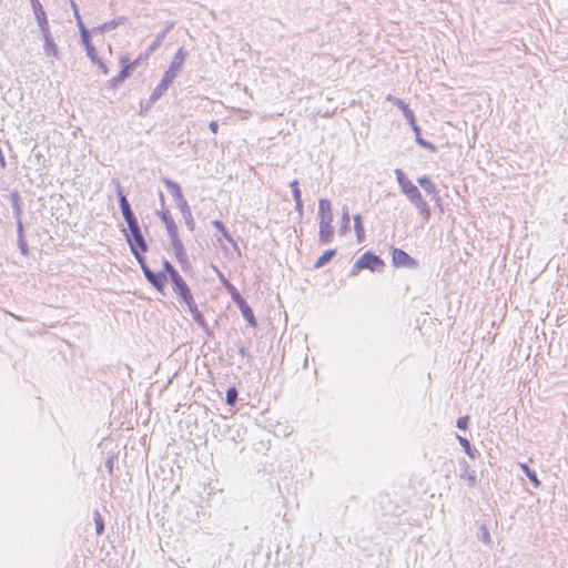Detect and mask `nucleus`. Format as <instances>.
Segmentation results:
<instances>
[{
	"instance_id": "32",
	"label": "nucleus",
	"mask_w": 568,
	"mask_h": 568,
	"mask_svg": "<svg viewBox=\"0 0 568 568\" xmlns=\"http://www.w3.org/2000/svg\"><path fill=\"white\" fill-rule=\"evenodd\" d=\"M226 288L229 290V292L231 293L232 295V300L236 303V304H240L241 303V300H243V297L241 296V294L237 292V290L231 285V284H227L226 285Z\"/></svg>"
},
{
	"instance_id": "41",
	"label": "nucleus",
	"mask_w": 568,
	"mask_h": 568,
	"mask_svg": "<svg viewBox=\"0 0 568 568\" xmlns=\"http://www.w3.org/2000/svg\"><path fill=\"white\" fill-rule=\"evenodd\" d=\"M416 142L423 148L435 151V146L430 142L424 140L420 135L416 138Z\"/></svg>"
},
{
	"instance_id": "44",
	"label": "nucleus",
	"mask_w": 568,
	"mask_h": 568,
	"mask_svg": "<svg viewBox=\"0 0 568 568\" xmlns=\"http://www.w3.org/2000/svg\"><path fill=\"white\" fill-rule=\"evenodd\" d=\"M456 425H457V427H458L459 429H463V430H464V429H466V428H467V425H468V417H467V416H465V417H459V418L457 419V424H456Z\"/></svg>"
},
{
	"instance_id": "50",
	"label": "nucleus",
	"mask_w": 568,
	"mask_h": 568,
	"mask_svg": "<svg viewBox=\"0 0 568 568\" xmlns=\"http://www.w3.org/2000/svg\"><path fill=\"white\" fill-rule=\"evenodd\" d=\"M210 130L213 132V133H217V130H219V124L216 121H211L210 124Z\"/></svg>"
},
{
	"instance_id": "24",
	"label": "nucleus",
	"mask_w": 568,
	"mask_h": 568,
	"mask_svg": "<svg viewBox=\"0 0 568 568\" xmlns=\"http://www.w3.org/2000/svg\"><path fill=\"white\" fill-rule=\"evenodd\" d=\"M456 437H457V440L459 442V444L464 447L465 453L470 458L474 459L476 457L477 450L471 448L469 440L467 438H465V437L459 436V435H457Z\"/></svg>"
},
{
	"instance_id": "38",
	"label": "nucleus",
	"mask_w": 568,
	"mask_h": 568,
	"mask_svg": "<svg viewBox=\"0 0 568 568\" xmlns=\"http://www.w3.org/2000/svg\"><path fill=\"white\" fill-rule=\"evenodd\" d=\"M403 114H404L405 119L408 121L409 124H414V122L416 121L415 120V115H414V112L409 109L408 105L406 108H404Z\"/></svg>"
},
{
	"instance_id": "27",
	"label": "nucleus",
	"mask_w": 568,
	"mask_h": 568,
	"mask_svg": "<svg viewBox=\"0 0 568 568\" xmlns=\"http://www.w3.org/2000/svg\"><path fill=\"white\" fill-rule=\"evenodd\" d=\"M335 254V251L329 250L326 251L323 255H321L315 262L314 266L316 268L323 267Z\"/></svg>"
},
{
	"instance_id": "5",
	"label": "nucleus",
	"mask_w": 568,
	"mask_h": 568,
	"mask_svg": "<svg viewBox=\"0 0 568 568\" xmlns=\"http://www.w3.org/2000/svg\"><path fill=\"white\" fill-rule=\"evenodd\" d=\"M362 268H368L373 272H382L384 268V262L377 255L367 252L357 260V270Z\"/></svg>"
},
{
	"instance_id": "39",
	"label": "nucleus",
	"mask_w": 568,
	"mask_h": 568,
	"mask_svg": "<svg viewBox=\"0 0 568 568\" xmlns=\"http://www.w3.org/2000/svg\"><path fill=\"white\" fill-rule=\"evenodd\" d=\"M290 186L292 189V193H293V197L294 200L295 199H301V191H300V187H298V182L297 180H294L290 183Z\"/></svg>"
},
{
	"instance_id": "4",
	"label": "nucleus",
	"mask_w": 568,
	"mask_h": 568,
	"mask_svg": "<svg viewBox=\"0 0 568 568\" xmlns=\"http://www.w3.org/2000/svg\"><path fill=\"white\" fill-rule=\"evenodd\" d=\"M43 40V53L44 55L50 59V63L53 64L52 59H60V50L57 44V42L53 39V36L50 31V29H47V31H40Z\"/></svg>"
},
{
	"instance_id": "22",
	"label": "nucleus",
	"mask_w": 568,
	"mask_h": 568,
	"mask_svg": "<svg viewBox=\"0 0 568 568\" xmlns=\"http://www.w3.org/2000/svg\"><path fill=\"white\" fill-rule=\"evenodd\" d=\"M418 184L428 193L436 194V186L428 176H422L417 180Z\"/></svg>"
},
{
	"instance_id": "52",
	"label": "nucleus",
	"mask_w": 568,
	"mask_h": 568,
	"mask_svg": "<svg viewBox=\"0 0 568 568\" xmlns=\"http://www.w3.org/2000/svg\"><path fill=\"white\" fill-rule=\"evenodd\" d=\"M412 125V129L413 131L415 132L416 134V138L420 135V129L419 126L416 124V121L414 122V124H410Z\"/></svg>"
},
{
	"instance_id": "1",
	"label": "nucleus",
	"mask_w": 568,
	"mask_h": 568,
	"mask_svg": "<svg viewBox=\"0 0 568 568\" xmlns=\"http://www.w3.org/2000/svg\"><path fill=\"white\" fill-rule=\"evenodd\" d=\"M187 57V52L180 48L173 57L169 69L165 71L161 82L154 88L150 95V102L154 103L158 101L164 92L168 90L169 85L176 78L178 73L181 71L185 60Z\"/></svg>"
},
{
	"instance_id": "7",
	"label": "nucleus",
	"mask_w": 568,
	"mask_h": 568,
	"mask_svg": "<svg viewBox=\"0 0 568 568\" xmlns=\"http://www.w3.org/2000/svg\"><path fill=\"white\" fill-rule=\"evenodd\" d=\"M31 6L40 31H47V29H50L45 11L40 1L31 0Z\"/></svg>"
},
{
	"instance_id": "21",
	"label": "nucleus",
	"mask_w": 568,
	"mask_h": 568,
	"mask_svg": "<svg viewBox=\"0 0 568 568\" xmlns=\"http://www.w3.org/2000/svg\"><path fill=\"white\" fill-rule=\"evenodd\" d=\"M189 311H190L191 316L194 320V322L204 328L206 326L204 317L201 314V312L199 311L195 303L189 306Z\"/></svg>"
},
{
	"instance_id": "11",
	"label": "nucleus",
	"mask_w": 568,
	"mask_h": 568,
	"mask_svg": "<svg viewBox=\"0 0 568 568\" xmlns=\"http://www.w3.org/2000/svg\"><path fill=\"white\" fill-rule=\"evenodd\" d=\"M118 194H119L120 207H121V211H122L125 222L129 224V223L136 221V217L134 216L125 195L122 193L120 185L118 186Z\"/></svg>"
},
{
	"instance_id": "31",
	"label": "nucleus",
	"mask_w": 568,
	"mask_h": 568,
	"mask_svg": "<svg viewBox=\"0 0 568 568\" xmlns=\"http://www.w3.org/2000/svg\"><path fill=\"white\" fill-rule=\"evenodd\" d=\"M85 51H87V55L88 58L91 60L92 63H95L100 60V58L98 57V52L94 48V45H88L85 48Z\"/></svg>"
},
{
	"instance_id": "53",
	"label": "nucleus",
	"mask_w": 568,
	"mask_h": 568,
	"mask_svg": "<svg viewBox=\"0 0 568 568\" xmlns=\"http://www.w3.org/2000/svg\"><path fill=\"white\" fill-rule=\"evenodd\" d=\"M78 27H79L80 33H82L83 30H88L82 21H78Z\"/></svg>"
},
{
	"instance_id": "23",
	"label": "nucleus",
	"mask_w": 568,
	"mask_h": 568,
	"mask_svg": "<svg viewBox=\"0 0 568 568\" xmlns=\"http://www.w3.org/2000/svg\"><path fill=\"white\" fill-rule=\"evenodd\" d=\"M164 182L168 189L171 191L172 196L174 197L175 201L183 197L181 187L176 182H173L171 180H165Z\"/></svg>"
},
{
	"instance_id": "25",
	"label": "nucleus",
	"mask_w": 568,
	"mask_h": 568,
	"mask_svg": "<svg viewBox=\"0 0 568 568\" xmlns=\"http://www.w3.org/2000/svg\"><path fill=\"white\" fill-rule=\"evenodd\" d=\"M93 520H94V524H95V532L98 536L102 535L103 531H104V523H103V518H102V515L100 514L99 510H94L93 511Z\"/></svg>"
},
{
	"instance_id": "33",
	"label": "nucleus",
	"mask_w": 568,
	"mask_h": 568,
	"mask_svg": "<svg viewBox=\"0 0 568 568\" xmlns=\"http://www.w3.org/2000/svg\"><path fill=\"white\" fill-rule=\"evenodd\" d=\"M395 175L400 187L409 182V180L400 169L395 170Z\"/></svg>"
},
{
	"instance_id": "49",
	"label": "nucleus",
	"mask_w": 568,
	"mask_h": 568,
	"mask_svg": "<svg viewBox=\"0 0 568 568\" xmlns=\"http://www.w3.org/2000/svg\"><path fill=\"white\" fill-rule=\"evenodd\" d=\"M356 230H357V241L359 242L361 241V232H363V227L361 225V220H359L358 215H357V226H356Z\"/></svg>"
},
{
	"instance_id": "30",
	"label": "nucleus",
	"mask_w": 568,
	"mask_h": 568,
	"mask_svg": "<svg viewBox=\"0 0 568 568\" xmlns=\"http://www.w3.org/2000/svg\"><path fill=\"white\" fill-rule=\"evenodd\" d=\"M237 399V390L234 387H231L226 390V403L229 405H234Z\"/></svg>"
},
{
	"instance_id": "10",
	"label": "nucleus",
	"mask_w": 568,
	"mask_h": 568,
	"mask_svg": "<svg viewBox=\"0 0 568 568\" xmlns=\"http://www.w3.org/2000/svg\"><path fill=\"white\" fill-rule=\"evenodd\" d=\"M171 248L180 263L186 262V253L178 233L169 235Z\"/></svg>"
},
{
	"instance_id": "28",
	"label": "nucleus",
	"mask_w": 568,
	"mask_h": 568,
	"mask_svg": "<svg viewBox=\"0 0 568 568\" xmlns=\"http://www.w3.org/2000/svg\"><path fill=\"white\" fill-rule=\"evenodd\" d=\"M129 243H130L131 251H132L133 255L135 256V258L138 260L139 264L143 268V265H146V263H145V260H144L143 255L140 252L141 250L139 247H135V245L132 243V241L130 239H129Z\"/></svg>"
},
{
	"instance_id": "15",
	"label": "nucleus",
	"mask_w": 568,
	"mask_h": 568,
	"mask_svg": "<svg viewBox=\"0 0 568 568\" xmlns=\"http://www.w3.org/2000/svg\"><path fill=\"white\" fill-rule=\"evenodd\" d=\"M172 28H173V23H171V24L166 28V30H164L163 32L159 33V34L155 37L154 41L149 45V48H148V50H146V52H145V54H144V59H146V58H148L152 52H154V51H155V50L161 45V43H162V41L164 40V38H165V36H166L168 31H169L170 29H172Z\"/></svg>"
},
{
	"instance_id": "2",
	"label": "nucleus",
	"mask_w": 568,
	"mask_h": 568,
	"mask_svg": "<svg viewBox=\"0 0 568 568\" xmlns=\"http://www.w3.org/2000/svg\"><path fill=\"white\" fill-rule=\"evenodd\" d=\"M318 220H320V232L318 241L323 244L332 242L334 236V229L332 226L333 214L332 204L328 200L322 199L318 202Z\"/></svg>"
},
{
	"instance_id": "36",
	"label": "nucleus",
	"mask_w": 568,
	"mask_h": 568,
	"mask_svg": "<svg viewBox=\"0 0 568 568\" xmlns=\"http://www.w3.org/2000/svg\"><path fill=\"white\" fill-rule=\"evenodd\" d=\"M181 296V298L183 300V302L187 305V307L192 304H194V298L191 294V291L190 288L186 290V293H181L179 294Z\"/></svg>"
},
{
	"instance_id": "48",
	"label": "nucleus",
	"mask_w": 568,
	"mask_h": 568,
	"mask_svg": "<svg viewBox=\"0 0 568 568\" xmlns=\"http://www.w3.org/2000/svg\"><path fill=\"white\" fill-rule=\"evenodd\" d=\"M295 209L298 213H302L303 212V202H302V197L301 199H295Z\"/></svg>"
},
{
	"instance_id": "54",
	"label": "nucleus",
	"mask_w": 568,
	"mask_h": 568,
	"mask_svg": "<svg viewBox=\"0 0 568 568\" xmlns=\"http://www.w3.org/2000/svg\"><path fill=\"white\" fill-rule=\"evenodd\" d=\"M240 355L241 356H246L247 355V349L245 347H241L240 351H239Z\"/></svg>"
},
{
	"instance_id": "29",
	"label": "nucleus",
	"mask_w": 568,
	"mask_h": 568,
	"mask_svg": "<svg viewBox=\"0 0 568 568\" xmlns=\"http://www.w3.org/2000/svg\"><path fill=\"white\" fill-rule=\"evenodd\" d=\"M349 226V214L347 210L343 211L339 232L343 234Z\"/></svg>"
},
{
	"instance_id": "9",
	"label": "nucleus",
	"mask_w": 568,
	"mask_h": 568,
	"mask_svg": "<svg viewBox=\"0 0 568 568\" xmlns=\"http://www.w3.org/2000/svg\"><path fill=\"white\" fill-rule=\"evenodd\" d=\"M143 273L145 275V277L148 278V281L158 290H162L164 284H165V281H166V276L164 273L160 272V273H154L152 272L148 265H143Z\"/></svg>"
},
{
	"instance_id": "46",
	"label": "nucleus",
	"mask_w": 568,
	"mask_h": 568,
	"mask_svg": "<svg viewBox=\"0 0 568 568\" xmlns=\"http://www.w3.org/2000/svg\"><path fill=\"white\" fill-rule=\"evenodd\" d=\"M94 64H97L99 67V69L102 71L103 74L106 75L109 73L108 67L102 62L101 59L98 62H95Z\"/></svg>"
},
{
	"instance_id": "16",
	"label": "nucleus",
	"mask_w": 568,
	"mask_h": 568,
	"mask_svg": "<svg viewBox=\"0 0 568 568\" xmlns=\"http://www.w3.org/2000/svg\"><path fill=\"white\" fill-rule=\"evenodd\" d=\"M237 305H239V307L241 310V313H242L243 317L248 322V324L251 326L255 327L256 326V320H255L253 311L248 306V304L244 300H241V303L237 304Z\"/></svg>"
},
{
	"instance_id": "35",
	"label": "nucleus",
	"mask_w": 568,
	"mask_h": 568,
	"mask_svg": "<svg viewBox=\"0 0 568 568\" xmlns=\"http://www.w3.org/2000/svg\"><path fill=\"white\" fill-rule=\"evenodd\" d=\"M386 100L392 102L394 105L398 106L402 111L404 110V108L407 106V104L403 100H400L396 97H393L390 94L387 95Z\"/></svg>"
},
{
	"instance_id": "26",
	"label": "nucleus",
	"mask_w": 568,
	"mask_h": 568,
	"mask_svg": "<svg viewBox=\"0 0 568 568\" xmlns=\"http://www.w3.org/2000/svg\"><path fill=\"white\" fill-rule=\"evenodd\" d=\"M520 468L535 487L540 485V481L537 478V474L532 469H530L526 464H520Z\"/></svg>"
},
{
	"instance_id": "45",
	"label": "nucleus",
	"mask_w": 568,
	"mask_h": 568,
	"mask_svg": "<svg viewBox=\"0 0 568 568\" xmlns=\"http://www.w3.org/2000/svg\"><path fill=\"white\" fill-rule=\"evenodd\" d=\"M17 232H18V237L24 236L23 224H22L21 219L17 220Z\"/></svg>"
},
{
	"instance_id": "3",
	"label": "nucleus",
	"mask_w": 568,
	"mask_h": 568,
	"mask_svg": "<svg viewBox=\"0 0 568 568\" xmlns=\"http://www.w3.org/2000/svg\"><path fill=\"white\" fill-rule=\"evenodd\" d=\"M402 192L408 197V200L415 205L420 214H423L426 219L429 216V206L427 202L423 199L419 190L416 185L413 184L412 181L406 183L400 187Z\"/></svg>"
},
{
	"instance_id": "47",
	"label": "nucleus",
	"mask_w": 568,
	"mask_h": 568,
	"mask_svg": "<svg viewBox=\"0 0 568 568\" xmlns=\"http://www.w3.org/2000/svg\"><path fill=\"white\" fill-rule=\"evenodd\" d=\"M165 271L170 274V277H173V273L178 272L169 262L164 263Z\"/></svg>"
},
{
	"instance_id": "20",
	"label": "nucleus",
	"mask_w": 568,
	"mask_h": 568,
	"mask_svg": "<svg viewBox=\"0 0 568 568\" xmlns=\"http://www.w3.org/2000/svg\"><path fill=\"white\" fill-rule=\"evenodd\" d=\"M212 224L216 230H219L222 233L223 237L229 243H231L235 250H239L237 243L234 241V239L231 236V234L227 232V230L225 229L224 224L221 221L215 220L212 222Z\"/></svg>"
},
{
	"instance_id": "12",
	"label": "nucleus",
	"mask_w": 568,
	"mask_h": 568,
	"mask_svg": "<svg viewBox=\"0 0 568 568\" xmlns=\"http://www.w3.org/2000/svg\"><path fill=\"white\" fill-rule=\"evenodd\" d=\"M142 59V57H140L138 60H135L132 64H129V59L126 57H122L120 59V62L122 63V70L120 71V73L113 78V81L114 82H122L124 81L129 74H130V70L134 67H136L140 62V60Z\"/></svg>"
},
{
	"instance_id": "55",
	"label": "nucleus",
	"mask_w": 568,
	"mask_h": 568,
	"mask_svg": "<svg viewBox=\"0 0 568 568\" xmlns=\"http://www.w3.org/2000/svg\"><path fill=\"white\" fill-rule=\"evenodd\" d=\"M106 466L109 467V469H110V471H111V470H112V467H113V465H112V460H108Z\"/></svg>"
},
{
	"instance_id": "51",
	"label": "nucleus",
	"mask_w": 568,
	"mask_h": 568,
	"mask_svg": "<svg viewBox=\"0 0 568 568\" xmlns=\"http://www.w3.org/2000/svg\"><path fill=\"white\" fill-rule=\"evenodd\" d=\"M71 6H72V8H73V10H74V16H75V18H77V21H82V20H81V17H80V14H79V11H78V8H77L75 2H74V1H71Z\"/></svg>"
},
{
	"instance_id": "34",
	"label": "nucleus",
	"mask_w": 568,
	"mask_h": 568,
	"mask_svg": "<svg viewBox=\"0 0 568 568\" xmlns=\"http://www.w3.org/2000/svg\"><path fill=\"white\" fill-rule=\"evenodd\" d=\"M175 202H176L178 207L181 210L182 214L183 213H187L189 214L191 209H190L186 200L184 199V196L179 199V200H176Z\"/></svg>"
},
{
	"instance_id": "43",
	"label": "nucleus",
	"mask_w": 568,
	"mask_h": 568,
	"mask_svg": "<svg viewBox=\"0 0 568 568\" xmlns=\"http://www.w3.org/2000/svg\"><path fill=\"white\" fill-rule=\"evenodd\" d=\"M18 245H19V247L21 250V253L22 254H27V252H28V244H27V241H26L24 236L18 237Z\"/></svg>"
},
{
	"instance_id": "6",
	"label": "nucleus",
	"mask_w": 568,
	"mask_h": 568,
	"mask_svg": "<svg viewBox=\"0 0 568 568\" xmlns=\"http://www.w3.org/2000/svg\"><path fill=\"white\" fill-rule=\"evenodd\" d=\"M392 260L395 266L413 268L416 266V261L400 248H394L392 252Z\"/></svg>"
},
{
	"instance_id": "8",
	"label": "nucleus",
	"mask_w": 568,
	"mask_h": 568,
	"mask_svg": "<svg viewBox=\"0 0 568 568\" xmlns=\"http://www.w3.org/2000/svg\"><path fill=\"white\" fill-rule=\"evenodd\" d=\"M128 226L133 239L132 243L135 245V247H139L141 252H145L148 246L141 233L140 226L138 224V220L132 223H129Z\"/></svg>"
},
{
	"instance_id": "17",
	"label": "nucleus",
	"mask_w": 568,
	"mask_h": 568,
	"mask_svg": "<svg viewBox=\"0 0 568 568\" xmlns=\"http://www.w3.org/2000/svg\"><path fill=\"white\" fill-rule=\"evenodd\" d=\"M10 200L13 209V214L16 220L21 219L22 215V205L21 197L17 191L10 193Z\"/></svg>"
},
{
	"instance_id": "13",
	"label": "nucleus",
	"mask_w": 568,
	"mask_h": 568,
	"mask_svg": "<svg viewBox=\"0 0 568 568\" xmlns=\"http://www.w3.org/2000/svg\"><path fill=\"white\" fill-rule=\"evenodd\" d=\"M125 18L124 17H118L111 21L104 22L101 26L93 29V32L104 33L108 31H111L113 29H116L119 26L124 23Z\"/></svg>"
},
{
	"instance_id": "18",
	"label": "nucleus",
	"mask_w": 568,
	"mask_h": 568,
	"mask_svg": "<svg viewBox=\"0 0 568 568\" xmlns=\"http://www.w3.org/2000/svg\"><path fill=\"white\" fill-rule=\"evenodd\" d=\"M163 223L165 224L166 231L169 235L178 233V227L173 221V219L169 215V212L162 211L158 213Z\"/></svg>"
},
{
	"instance_id": "37",
	"label": "nucleus",
	"mask_w": 568,
	"mask_h": 568,
	"mask_svg": "<svg viewBox=\"0 0 568 568\" xmlns=\"http://www.w3.org/2000/svg\"><path fill=\"white\" fill-rule=\"evenodd\" d=\"M478 538L485 542V544H489L490 542V536H489V532L488 530L485 528V527H480L479 529V534H478Z\"/></svg>"
},
{
	"instance_id": "40",
	"label": "nucleus",
	"mask_w": 568,
	"mask_h": 568,
	"mask_svg": "<svg viewBox=\"0 0 568 568\" xmlns=\"http://www.w3.org/2000/svg\"><path fill=\"white\" fill-rule=\"evenodd\" d=\"M80 34H81V42L83 43L84 48H87L88 45H93L91 42V39H90L89 30H83V32Z\"/></svg>"
},
{
	"instance_id": "14",
	"label": "nucleus",
	"mask_w": 568,
	"mask_h": 568,
	"mask_svg": "<svg viewBox=\"0 0 568 568\" xmlns=\"http://www.w3.org/2000/svg\"><path fill=\"white\" fill-rule=\"evenodd\" d=\"M460 466H462L460 477L466 479L470 487H474L476 485V473H475V470H471L469 465L465 460L460 463Z\"/></svg>"
},
{
	"instance_id": "42",
	"label": "nucleus",
	"mask_w": 568,
	"mask_h": 568,
	"mask_svg": "<svg viewBox=\"0 0 568 568\" xmlns=\"http://www.w3.org/2000/svg\"><path fill=\"white\" fill-rule=\"evenodd\" d=\"M183 217L185 220V224L187 225V227L193 231L194 229V221H193V217H192V213L191 211L187 213H183Z\"/></svg>"
},
{
	"instance_id": "19",
	"label": "nucleus",
	"mask_w": 568,
	"mask_h": 568,
	"mask_svg": "<svg viewBox=\"0 0 568 568\" xmlns=\"http://www.w3.org/2000/svg\"><path fill=\"white\" fill-rule=\"evenodd\" d=\"M173 283V291L176 294L186 293V290L189 288L187 284L184 282L182 276L179 274V272L173 273V277L171 278Z\"/></svg>"
}]
</instances>
